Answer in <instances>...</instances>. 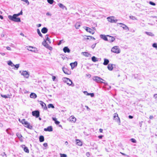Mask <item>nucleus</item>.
Masks as SVG:
<instances>
[{"instance_id":"64","label":"nucleus","mask_w":157,"mask_h":157,"mask_svg":"<svg viewBox=\"0 0 157 157\" xmlns=\"http://www.w3.org/2000/svg\"><path fill=\"white\" fill-rule=\"evenodd\" d=\"M46 15L47 16H51V14L49 13V12H47L46 13Z\"/></svg>"},{"instance_id":"10","label":"nucleus","mask_w":157,"mask_h":157,"mask_svg":"<svg viewBox=\"0 0 157 157\" xmlns=\"http://www.w3.org/2000/svg\"><path fill=\"white\" fill-rule=\"evenodd\" d=\"M62 69L63 71L65 74L67 75H70L71 74V71L67 69L64 67H63Z\"/></svg>"},{"instance_id":"44","label":"nucleus","mask_w":157,"mask_h":157,"mask_svg":"<svg viewBox=\"0 0 157 157\" xmlns=\"http://www.w3.org/2000/svg\"><path fill=\"white\" fill-rule=\"evenodd\" d=\"M48 2L50 4H52L54 1L53 0H47Z\"/></svg>"},{"instance_id":"59","label":"nucleus","mask_w":157,"mask_h":157,"mask_svg":"<svg viewBox=\"0 0 157 157\" xmlns=\"http://www.w3.org/2000/svg\"><path fill=\"white\" fill-rule=\"evenodd\" d=\"M43 145L45 147H46L48 146V144L47 143H45L43 144Z\"/></svg>"},{"instance_id":"5","label":"nucleus","mask_w":157,"mask_h":157,"mask_svg":"<svg viewBox=\"0 0 157 157\" xmlns=\"http://www.w3.org/2000/svg\"><path fill=\"white\" fill-rule=\"evenodd\" d=\"M32 115L36 118H38L40 116V112L38 110L33 111L32 112Z\"/></svg>"},{"instance_id":"47","label":"nucleus","mask_w":157,"mask_h":157,"mask_svg":"<svg viewBox=\"0 0 157 157\" xmlns=\"http://www.w3.org/2000/svg\"><path fill=\"white\" fill-rule=\"evenodd\" d=\"M47 42L46 40H44V41H43L42 42V44L44 46H45V45L47 44Z\"/></svg>"},{"instance_id":"18","label":"nucleus","mask_w":157,"mask_h":157,"mask_svg":"<svg viewBox=\"0 0 157 157\" xmlns=\"http://www.w3.org/2000/svg\"><path fill=\"white\" fill-rule=\"evenodd\" d=\"M100 37L105 41L108 40L107 36L104 34H101L100 35Z\"/></svg>"},{"instance_id":"55","label":"nucleus","mask_w":157,"mask_h":157,"mask_svg":"<svg viewBox=\"0 0 157 157\" xmlns=\"http://www.w3.org/2000/svg\"><path fill=\"white\" fill-rule=\"evenodd\" d=\"M129 17L130 19H131L132 20H134L135 19H136L135 17L132 16H130Z\"/></svg>"},{"instance_id":"12","label":"nucleus","mask_w":157,"mask_h":157,"mask_svg":"<svg viewBox=\"0 0 157 157\" xmlns=\"http://www.w3.org/2000/svg\"><path fill=\"white\" fill-rule=\"evenodd\" d=\"M107 36L108 40H107V41H108L109 42H113L114 41V40L115 39L114 38L109 35H107Z\"/></svg>"},{"instance_id":"28","label":"nucleus","mask_w":157,"mask_h":157,"mask_svg":"<svg viewBox=\"0 0 157 157\" xmlns=\"http://www.w3.org/2000/svg\"><path fill=\"white\" fill-rule=\"evenodd\" d=\"M70 121L75 122L76 120V118L73 116H71L69 118Z\"/></svg>"},{"instance_id":"33","label":"nucleus","mask_w":157,"mask_h":157,"mask_svg":"<svg viewBox=\"0 0 157 157\" xmlns=\"http://www.w3.org/2000/svg\"><path fill=\"white\" fill-rule=\"evenodd\" d=\"M145 33L147 35H148V36H154V34L151 32H145Z\"/></svg>"},{"instance_id":"49","label":"nucleus","mask_w":157,"mask_h":157,"mask_svg":"<svg viewBox=\"0 0 157 157\" xmlns=\"http://www.w3.org/2000/svg\"><path fill=\"white\" fill-rule=\"evenodd\" d=\"M60 157H67V155L64 154H60Z\"/></svg>"},{"instance_id":"11","label":"nucleus","mask_w":157,"mask_h":157,"mask_svg":"<svg viewBox=\"0 0 157 157\" xmlns=\"http://www.w3.org/2000/svg\"><path fill=\"white\" fill-rule=\"evenodd\" d=\"M29 48L28 49V50L31 52H34L35 53H36L38 52V50L37 48L35 47H33L32 46H29Z\"/></svg>"},{"instance_id":"4","label":"nucleus","mask_w":157,"mask_h":157,"mask_svg":"<svg viewBox=\"0 0 157 157\" xmlns=\"http://www.w3.org/2000/svg\"><path fill=\"white\" fill-rule=\"evenodd\" d=\"M107 19L109 22L112 23H116L118 20L117 19H114V17H107Z\"/></svg>"},{"instance_id":"17","label":"nucleus","mask_w":157,"mask_h":157,"mask_svg":"<svg viewBox=\"0 0 157 157\" xmlns=\"http://www.w3.org/2000/svg\"><path fill=\"white\" fill-rule=\"evenodd\" d=\"M44 130L45 131L52 132L53 131L52 127V126H48L46 128H44Z\"/></svg>"},{"instance_id":"31","label":"nucleus","mask_w":157,"mask_h":157,"mask_svg":"<svg viewBox=\"0 0 157 157\" xmlns=\"http://www.w3.org/2000/svg\"><path fill=\"white\" fill-rule=\"evenodd\" d=\"M85 36H86V37H87L86 39V40H90L91 39H93L94 40H95V39L92 36H86V35H85Z\"/></svg>"},{"instance_id":"40","label":"nucleus","mask_w":157,"mask_h":157,"mask_svg":"<svg viewBox=\"0 0 157 157\" xmlns=\"http://www.w3.org/2000/svg\"><path fill=\"white\" fill-rule=\"evenodd\" d=\"M19 121L22 124H23L24 125L25 124V123L27 121H25V119H23L21 120H21L19 119Z\"/></svg>"},{"instance_id":"14","label":"nucleus","mask_w":157,"mask_h":157,"mask_svg":"<svg viewBox=\"0 0 157 157\" xmlns=\"http://www.w3.org/2000/svg\"><path fill=\"white\" fill-rule=\"evenodd\" d=\"M85 27L86 28L85 30L87 32L90 33L92 34H94V30L91 29L88 27Z\"/></svg>"},{"instance_id":"48","label":"nucleus","mask_w":157,"mask_h":157,"mask_svg":"<svg viewBox=\"0 0 157 157\" xmlns=\"http://www.w3.org/2000/svg\"><path fill=\"white\" fill-rule=\"evenodd\" d=\"M131 141L133 143H136V140L134 138H132L130 139Z\"/></svg>"},{"instance_id":"27","label":"nucleus","mask_w":157,"mask_h":157,"mask_svg":"<svg viewBox=\"0 0 157 157\" xmlns=\"http://www.w3.org/2000/svg\"><path fill=\"white\" fill-rule=\"evenodd\" d=\"M109 62V60L106 58L104 59V62L103 63V64L105 65H107Z\"/></svg>"},{"instance_id":"32","label":"nucleus","mask_w":157,"mask_h":157,"mask_svg":"<svg viewBox=\"0 0 157 157\" xmlns=\"http://www.w3.org/2000/svg\"><path fill=\"white\" fill-rule=\"evenodd\" d=\"M44 137L43 136H40L39 137V140L40 142H42L44 141Z\"/></svg>"},{"instance_id":"7","label":"nucleus","mask_w":157,"mask_h":157,"mask_svg":"<svg viewBox=\"0 0 157 157\" xmlns=\"http://www.w3.org/2000/svg\"><path fill=\"white\" fill-rule=\"evenodd\" d=\"M67 80L66 81V82H67V84L69 86H74L75 85L74 84H73L71 80L68 78H65Z\"/></svg>"},{"instance_id":"61","label":"nucleus","mask_w":157,"mask_h":157,"mask_svg":"<svg viewBox=\"0 0 157 157\" xmlns=\"http://www.w3.org/2000/svg\"><path fill=\"white\" fill-rule=\"evenodd\" d=\"M56 78V77L55 76H52V79L53 81H54L55 80Z\"/></svg>"},{"instance_id":"37","label":"nucleus","mask_w":157,"mask_h":157,"mask_svg":"<svg viewBox=\"0 0 157 157\" xmlns=\"http://www.w3.org/2000/svg\"><path fill=\"white\" fill-rule=\"evenodd\" d=\"M8 64L11 67H13L14 66V64L11 61H8Z\"/></svg>"},{"instance_id":"34","label":"nucleus","mask_w":157,"mask_h":157,"mask_svg":"<svg viewBox=\"0 0 157 157\" xmlns=\"http://www.w3.org/2000/svg\"><path fill=\"white\" fill-rule=\"evenodd\" d=\"M91 60L94 62L98 61V59L94 56H93L91 57Z\"/></svg>"},{"instance_id":"57","label":"nucleus","mask_w":157,"mask_h":157,"mask_svg":"<svg viewBox=\"0 0 157 157\" xmlns=\"http://www.w3.org/2000/svg\"><path fill=\"white\" fill-rule=\"evenodd\" d=\"M103 137V135H101L98 136V137L100 139H101Z\"/></svg>"},{"instance_id":"20","label":"nucleus","mask_w":157,"mask_h":157,"mask_svg":"<svg viewBox=\"0 0 157 157\" xmlns=\"http://www.w3.org/2000/svg\"><path fill=\"white\" fill-rule=\"evenodd\" d=\"M6 132L10 135L11 136H13V132L11 131V129L10 128H7L6 129Z\"/></svg>"},{"instance_id":"42","label":"nucleus","mask_w":157,"mask_h":157,"mask_svg":"<svg viewBox=\"0 0 157 157\" xmlns=\"http://www.w3.org/2000/svg\"><path fill=\"white\" fill-rule=\"evenodd\" d=\"M48 108H52L54 109L55 107L52 104H49L48 105Z\"/></svg>"},{"instance_id":"45","label":"nucleus","mask_w":157,"mask_h":157,"mask_svg":"<svg viewBox=\"0 0 157 157\" xmlns=\"http://www.w3.org/2000/svg\"><path fill=\"white\" fill-rule=\"evenodd\" d=\"M152 47L153 48H155L157 50V43H154L152 44Z\"/></svg>"},{"instance_id":"29","label":"nucleus","mask_w":157,"mask_h":157,"mask_svg":"<svg viewBox=\"0 0 157 157\" xmlns=\"http://www.w3.org/2000/svg\"><path fill=\"white\" fill-rule=\"evenodd\" d=\"M52 120L54 121L55 124L56 125H58L60 123V122L57 121V119L56 118H52Z\"/></svg>"},{"instance_id":"24","label":"nucleus","mask_w":157,"mask_h":157,"mask_svg":"<svg viewBox=\"0 0 157 157\" xmlns=\"http://www.w3.org/2000/svg\"><path fill=\"white\" fill-rule=\"evenodd\" d=\"M59 6L61 8H62L63 10L65 9L66 10H67V7L63 5V4L62 3H59L58 4Z\"/></svg>"},{"instance_id":"50","label":"nucleus","mask_w":157,"mask_h":157,"mask_svg":"<svg viewBox=\"0 0 157 157\" xmlns=\"http://www.w3.org/2000/svg\"><path fill=\"white\" fill-rule=\"evenodd\" d=\"M149 3L151 5L154 6H155L156 5V4L154 2H151V1H150L149 2Z\"/></svg>"},{"instance_id":"63","label":"nucleus","mask_w":157,"mask_h":157,"mask_svg":"<svg viewBox=\"0 0 157 157\" xmlns=\"http://www.w3.org/2000/svg\"><path fill=\"white\" fill-rule=\"evenodd\" d=\"M128 117L129 119H132L133 118V116H132L131 115H129Z\"/></svg>"},{"instance_id":"36","label":"nucleus","mask_w":157,"mask_h":157,"mask_svg":"<svg viewBox=\"0 0 157 157\" xmlns=\"http://www.w3.org/2000/svg\"><path fill=\"white\" fill-rule=\"evenodd\" d=\"M80 26V23H76L75 25V28L77 29H78Z\"/></svg>"},{"instance_id":"35","label":"nucleus","mask_w":157,"mask_h":157,"mask_svg":"<svg viewBox=\"0 0 157 157\" xmlns=\"http://www.w3.org/2000/svg\"><path fill=\"white\" fill-rule=\"evenodd\" d=\"M1 95L2 97L6 99L8 98H10V95L9 94H7V95H6L1 94Z\"/></svg>"},{"instance_id":"16","label":"nucleus","mask_w":157,"mask_h":157,"mask_svg":"<svg viewBox=\"0 0 157 157\" xmlns=\"http://www.w3.org/2000/svg\"><path fill=\"white\" fill-rule=\"evenodd\" d=\"M77 61H75L73 63H71L70 65L71 67V69H73L75 67L77 66Z\"/></svg>"},{"instance_id":"6","label":"nucleus","mask_w":157,"mask_h":157,"mask_svg":"<svg viewBox=\"0 0 157 157\" xmlns=\"http://www.w3.org/2000/svg\"><path fill=\"white\" fill-rule=\"evenodd\" d=\"M20 72L21 73V75H23L24 77L28 78L29 77V74L26 71H23L22 73L21 72V71H20Z\"/></svg>"},{"instance_id":"2","label":"nucleus","mask_w":157,"mask_h":157,"mask_svg":"<svg viewBox=\"0 0 157 157\" xmlns=\"http://www.w3.org/2000/svg\"><path fill=\"white\" fill-rule=\"evenodd\" d=\"M92 79L98 83H102L103 82V81H105L104 79L98 76H94Z\"/></svg>"},{"instance_id":"38","label":"nucleus","mask_w":157,"mask_h":157,"mask_svg":"<svg viewBox=\"0 0 157 157\" xmlns=\"http://www.w3.org/2000/svg\"><path fill=\"white\" fill-rule=\"evenodd\" d=\"M37 32L39 35L41 37H43V35L41 33L39 29H37Z\"/></svg>"},{"instance_id":"13","label":"nucleus","mask_w":157,"mask_h":157,"mask_svg":"<svg viewBox=\"0 0 157 157\" xmlns=\"http://www.w3.org/2000/svg\"><path fill=\"white\" fill-rule=\"evenodd\" d=\"M39 101L40 102V103L42 108L44 109V110H47L48 109L46 104L42 101Z\"/></svg>"},{"instance_id":"8","label":"nucleus","mask_w":157,"mask_h":157,"mask_svg":"<svg viewBox=\"0 0 157 157\" xmlns=\"http://www.w3.org/2000/svg\"><path fill=\"white\" fill-rule=\"evenodd\" d=\"M117 24H120L121 25L120 27H122L124 30H126V32H127V31L129 30V28L127 25L124 24L123 23H118Z\"/></svg>"},{"instance_id":"39","label":"nucleus","mask_w":157,"mask_h":157,"mask_svg":"<svg viewBox=\"0 0 157 157\" xmlns=\"http://www.w3.org/2000/svg\"><path fill=\"white\" fill-rule=\"evenodd\" d=\"M48 35L47 34L45 36V38L46 39V41H47L49 43H51L50 39L48 37Z\"/></svg>"},{"instance_id":"23","label":"nucleus","mask_w":157,"mask_h":157,"mask_svg":"<svg viewBox=\"0 0 157 157\" xmlns=\"http://www.w3.org/2000/svg\"><path fill=\"white\" fill-rule=\"evenodd\" d=\"M76 144L79 146H81L82 145V142L81 141L79 140L76 139Z\"/></svg>"},{"instance_id":"56","label":"nucleus","mask_w":157,"mask_h":157,"mask_svg":"<svg viewBox=\"0 0 157 157\" xmlns=\"http://www.w3.org/2000/svg\"><path fill=\"white\" fill-rule=\"evenodd\" d=\"M47 48L50 50H52V47L50 46L49 45V46H48V47Z\"/></svg>"},{"instance_id":"30","label":"nucleus","mask_w":157,"mask_h":157,"mask_svg":"<svg viewBox=\"0 0 157 157\" xmlns=\"http://www.w3.org/2000/svg\"><path fill=\"white\" fill-rule=\"evenodd\" d=\"M82 53H83V55L86 57L90 56L91 55L88 52H82Z\"/></svg>"},{"instance_id":"3","label":"nucleus","mask_w":157,"mask_h":157,"mask_svg":"<svg viewBox=\"0 0 157 157\" xmlns=\"http://www.w3.org/2000/svg\"><path fill=\"white\" fill-rule=\"evenodd\" d=\"M111 51L116 53H119L120 52V50L118 46H115L113 47L111 49Z\"/></svg>"},{"instance_id":"15","label":"nucleus","mask_w":157,"mask_h":157,"mask_svg":"<svg viewBox=\"0 0 157 157\" xmlns=\"http://www.w3.org/2000/svg\"><path fill=\"white\" fill-rule=\"evenodd\" d=\"M25 127H27L29 129H32L33 128V126L30 125V124L28 123L27 121L25 123V124L24 125Z\"/></svg>"},{"instance_id":"52","label":"nucleus","mask_w":157,"mask_h":157,"mask_svg":"<svg viewBox=\"0 0 157 157\" xmlns=\"http://www.w3.org/2000/svg\"><path fill=\"white\" fill-rule=\"evenodd\" d=\"M2 155L3 157H7L6 155L5 152L2 153Z\"/></svg>"},{"instance_id":"25","label":"nucleus","mask_w":157,"mask_h":157,"mask_svg":"<svg viewBox=\"0 0 157 157\" xmlns=\"http://www.w3.org/2000/svg\"><path fill=\"white\" fill-rule=\"evenodd\" d=\"M30 97L31 98H35L37 97V95L34 93H32L30 95Z\"/></svg>"},{"instance_id":"54","label":"nucleus","mask_w":157,"mask_h":157,"mask_svg":"<svg viewBox=\"0 0 157 157\" xmlns=\"http://www.w3.org/2000/svg\"><path fill=\"white\" fill-rule=\"evenodd\" d=\"M89 95H90L91 97H93L94 96V93H89Z\"/></svg>"},{"instance_id":"51","label":"nucleus","mask_w":157,"mask_h":157,"mask_svg":"<svg viewBox=\"0 0 157 157\" xmlns=\"http://www.w3.org/2000/svg\"><path fill=\"white\" fill-rule=\"evenodd\" d=\"M96 44V43H95L92 44L91 46V48H92L94 49L95 47Z\"/></svg>"},{"instance_id":"53","label":"nucleus","mask_w":157,"mask_h":157,"mask_svg":"<svg viewBox=\"0 0 157 157\" xmlns=\"http://www.w3.org/2000/svg\"><path fill=\"white\" fill-rule=\"evenodd\" d=\"M22 1H24L26 3H27L28 5H29V2L28 0H23Z\"/></svg>"},{"instance_id":"58","label":"nucleus","mask_w":157,"mask_h":157,"mask_svg":"<svg viewBox=\"0 0 157 157\" xmlns=\"http://www.w3.org/2000/svg\"><path fill=\"white\" fill-rule=\"evenodd\" d=\"M86 155L88 157H89L90 155V152H86Z\"/></svg>"},{"instance_id":"26","label":"nucleus","mask_w":157,"mask_h":157,"mask_svg":"<svg viewBox=\"0 0 157 157\" xmlns=\"http://www.w3.org/2000/svg\"><path fill=\"white\" fill-rule=\"evenodd\" d=\"M113 64L111 63L109 64L107 66V68L108 70L109 71L112 70L113 69Z\"/></svg>"},{"instance_id":"22","label":"nucleus","mask_w":157,"mask_h":157,"mask_svg":"<svg viewBox=\"0 0 157 157\" xmlns=\"http://www.w3.org/2000/svg\"><path fill=\"white\" fill-rule=\"evenodd\" d=\"M41 31L43 33H46L48 31V29L46 27H44L41 29Z\"/></svg>"},{"instance_id":"62","label":"nucleus","mask_w":157,"mask_h":157,"mask_svg":"<svg viewBox=\"0 0 157 157\" xmlns=\"http://www.w3.org/2000/svg\"><path fill=\"white\" fill-rule=\"evenodd\" d=\"M6 48L7 50H11V48L9 46H7L6 47Z\"/></svg>"},{"instance_id":"9","label":"nucleus","mask_w":157,"mask_h":157,"mask_svg":"<svg viewBox=\"0 0 157 157\" xmlns=\"http://www.w3.org/2000/svg\"><path fill=\"white\" fill-rule=\"evenodd\" d=\"M113 115H114L113 116V119H115L116 117H117L118 118H117V120H116V121L119 123V125H120L121 121H120V119L118 117V114L116 113H115Z\"/></svg>"},{"instance_id":"19","label":"nucleus","mask_w":157,"mask_h":157,"mask_svg":"<svg viewBox=\"0 0 157 157\" xmlns=\"http://www.w3.org/2000/svg\"><path fill=\"white\" fill-rule=\"evenodd\" d=\"M63 50L64 53H70V50L67 46H65L64 47Z\"/></svg>"},{"instance_id":"41","label":"nucleus","mask_w":157,"mask_h":157,"mask_svg":"<svg viewBox=\"0 0 157 157\" xmlns=\"http://www.w3.org/2000/svg\"><path fill=\"white\" fill-rule=\"evenodd\" d=\"M19 121L22 124H23L24 125L25 124V123L27 121H25V119H23L21 120H21L19 119Z\"/></svg>"},{"instance_id":"1","label":"nucleus","mask_w":157,"mask_h":157,"mask_svg":"<svg viewBox=\"0 0 157 157\" xmlns=\"http://www.w3.org/2000/svg\"><path fill=\"white\" fill-rule=\"evenodd\" d=\"M20 15L19 13L17 14H14L13 16L9 15L8 16V18L11 21L15 22H20L21 21L20 18L17 17Z\"/></svg>"},{"instance_id":"21","label":"nucleus","mask_w":157,"mask_h":157,"mask_svg":"<svg viewBox=\"0 0 157 157\" xmlns=\"http://www.w3.org/2000/svg\"><path fill=\"white\" fill-rule=\"evenodd\" d=\"M21 147L23 148H24V150L25 152L26 153H29V149L28 148L25 146V145H22Z\"/></svg>"},{"instance_id":"43","label":"nucleus","mask_w":157,"mask_h":157,"mask_svg":"<svg viewBox=\"0 0 157 157\" xmlns=\"http://www.w3.org/2000/svg\"><path fill=\"white\" fill-rule=\"evenodd\" d=\"M16 135L19 139L22 138V135L20 133L18 132L17 133Z\"/></svg>"},{"instance_id":"46","label":"nucleus","mask_w":157,"mask_h":157,"mask_svg":"<svg viewBox=\"0 0 157 157\" xmlns=\"http://www.w3.org/2000/svg\"><path fill=\"white\" fill-rule=\"evenodd\" d=\"M15 67L14 68V69H15V68L17 70L18 69V68H19V64H16L15 65H14V66Z\"/></svg>"},{"instance_id":"60","label":"nucleus","mask_w":157,"mask_h":157,"mask_svg":"<svg viewBox=\"0 0 157 157\" xmlns=\"http://www.w3.org/2000/svg\"><path fill=\"white\" fill-rule=\"evenodd\" d=\"M105 88H106L108 90H109L111 88V87L110 86H108V87H105Z\"/></svg>"}]
</instances>
